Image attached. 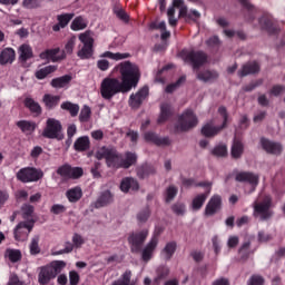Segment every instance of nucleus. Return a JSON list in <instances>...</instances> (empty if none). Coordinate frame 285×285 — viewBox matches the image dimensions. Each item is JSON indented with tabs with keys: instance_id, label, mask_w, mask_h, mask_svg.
I'll return each mask as SVG.
<instances>
[{
	"instance_id": "33",
	"label": "nucleus",
	"mask_w": 285,
	"mask_h": 285,
	"mask_svg": "<svg viewBox=\"0 0 285 285\" xmlns=\"http://www.w3.org/2000/svg\"><path fill=\"white\" fill-rule=\"evenodd\" d=\"M141 104H144V88H140L138 92L131 94L129 97V106L131 108H140Z\"/></svg>"
},
{
	"instance_id": "2",
	"label": "nucleus",
	"mask_w": 285,
	"mask_h": 285,
	"mask_svg": "<svg viewBox=\"0 0 285 285\" xmlns=\"http://www.w3.org/2000/svg\"><path fill=\"white\" fill-rule=\"evenodd\" d=\"M118 70L121 78V86L124 90L130 92L132 88H137L139 79H141V72L139 67L130 61H124L118 66Z\"/></svg>"
},
{
	"instance_id": "20",
	"label": "nucleus",
	"mask_w": 285,
	"mask_h": 285,
	"mask_svg": "<svg viewBox=\"0 0 285 285\" xmlns=\"http://www.w3.org/2000/svg\"><path fill=\"white\" fill-rule=\"evenodd\" d=\"M115 198L112 196V193H110V190H105L95 202V208H104L106 206H109V204H112Z\"/></svg>"
},
{
	"instance_id": "49",
	"label": "nucleus",
	"mask_w": 285,
	"mask_h": 285,
	"mask_svg": "<svg viewBox=\"0 0 285 285\" xmlns=\"http://www.w3.org/2000/svg\"><path fill=\"white\" fill-rule=\"evenodd\" d=\"M212 155H214V157H227L228 147L226 145H217L212 149Z\"/></svg>"
},
{
	"instance_id": "9",
	"label": "nucleus",
	"mask_w": 285,
	"mask_h": 285,
	"mask_svg": "<svg viewBox=\"0 0 285 285\" xmlns=\"http://www.w3.org/2000/svg\"><path fill=\"white\" fill-rule=\"evenodd\" d=\"M16 177L22 184H32V181H39L43 178V171L35 167H24L16 174Z\"/></svg>"
},
{
	"instance_id": "8",
	"label": "nucleus",
	"mask_w": 285,
	"mask_h": 285,
	"mask_svg": "<svg viewBox=\"0 0 285 285\" xmlns=\"http://www.w3.org/2000/svg\"><path fill=\"white\" fill-rule=\"evenodd\" d=\"M63 126L61 121L55 118H48L46 122V127L42 130V137L45 139H57V141H61L63 139Z\"/></svg>"
},
{
	"instance_id": "13",
	"label": "nucleus",
	"mask_w": 285,
	"mask_h": 285,
	"mask_svg": "<svg viewBox=\"0 0 285 285\" xmlns=\"http://www.w3.org/2000/svg\"><path fill=\"white\" fill-rule=\"evenodd\" d=\"M32 228H35V219L20 222L13 230L16 242H24L28 238V234L32 233Z\"/></svg>"
},
{
	"instance_id": "32",
	"label": "nucleus",
	"mask_w": 285,
	"mask_h": 285,
	"mask_svg": "<svg viewBox=\"0 0 285 285\" xmlns=\"http://www.w3.org/2000/svg\"><path fill=\"white\" fill-rule=\"evenodd\" d=\"M16 58L14 49L7 48L0 53V66H6L7 63H12Z\"/></svg>"
},
{
	"instance_id": "53",
	"label": "nucleus",
	"mask_w": 285,
	"mask_h": 285,
	"mask_svg": "<svg viewBox=\"0 0 285 285\" xmlns=\"http://www.w3.org/2000/svg\"><path fill=\"white\" fill-rule=\"evenodd\" d=\"M90 115H92V110L88 105H85L80 111L79 121H81V124H86L89 121Z\"/></svg>"
},
{
	"instance_id": "42",
	"label": "nucleus",
	"mask_w": 285,
	"mask_h": 285,
	"mask_svg": "<svg viewBox=\"0 0 285 285\" xmlns=\"http://www.w3.org/2000/svg\"><path fill=\"white\" fill-rule=\"evenodd\" d=\"M52 72H57V66L49 65L45 68L37 70L35 77L36 79L42 80L46 79V77H48L49 75H52Z\"/></svg>"
},
{
	"instance_id": "61",
	"label": "nucleus",
	"mask_w": 285,
	"mask_h": 285,
	"mask_svg": "<svg viewBox=\"0 0 285 285\" xmlns=\"http://www.w3.org/2000/svg\"><path fill=\"white\" fill-rule=\"evenodd\" d=\"M247 285H264V277L259 275H253L247 282Z\"/></svg>"
},
{
	"instance_id": "7",
	"label": "nucleus",
	"mask_w": 285,
	"mask_h": 285,
	"mask_svg": "<svg viewBox=\"0 0 285 285\" xmlns=\"http://www.w3.org/2000/svg\"><path fill=\"white\" fill-rule=\"evenodd\" d=\"M197 124H199V119H197L195 111L186 109L178 118L176 130L178 132H188V130L196 128Z\"/></svg>"
},
{
	"instance_id": "6",
	"label": "nucleus",
	"mask_w": 285,
	"mask_h": 285,
	"mask_svg": "<svg viewBox=\"0 0 285 285\" xmlns=\"http://www.w3.org/2000/svg\"><path fill=\"white\" fill-rule=\"evenodd\" d=\"M218 112L223 118V124L219 127H215V122L210 120L202 128V135L207 138L217 137L220 130H224L226 126H228V111H226V107H219Z\"/></svg>"
},
{
	"instance_id": "43",
	"label": "nucleus",
	"mask_w": 285,
	"mask_h": 285,
	"mask_svg": "<svg viewBox=\"0 0 285 285\" xmlns=\"http://www.w3.org/2000/svg\"><path fill=\"white\" fill-rule=\"evenodd\" d=\"M62 110H67L72 117H77L79 115V105L72 104L70 101H65L60 105Z\"/></svg>"
},
{
	"instance_id": "5",
	"label": "nucleus",
	"mask_w": 285,
	"mask_h": 285,
	"mask_svg": "<svg viewBox=\"0 0 285 285\" xmlns=\"http://www.w3.org/2000/svg\"><path fill=\"white\" fill-rule=\"evenodd\" d=\"M254 217H259L262 222L273 217V197L271 195H262L258 200L254 202Z\"/></svg>"
},
{
	"instance_id": "22",
	"label": "nucleus",
	"mask_w": 285,
	"mask_h": 285,
	"mask_svg": "<svg viewBox=\"0 0 285 285\" xmlns=\"http://www.w3.org/2000/svg\"><path fill=\"white\" fill-rule=\"evenodd\" d=\"M73 149L77 153H86L87 150H90V137L81 136L77 138L73 144Z\"/></svg>"
},
{
	"instance_id": "23",
	"label": "nucleus",
	"mask_w": 285,
	"mask_h": 285,
	"mask_svg": "<svg viewBox=\"0 0 285 285\" xmlns=\"http://www.w3.org/2000/svg\"><path fill=\"white\" fill-rule=\"evenodd\" d=\"M66 197L70 204H77L83 197V190L79 186L72 187L66 191Z\"/></svg>"
},
{
	"instance_id": "62",
	"label": "nucleus",
	"mask_w": 285,
	"mask_h": 285,
	"mask_svg": "<svg viewBox=\"0 0 285 285\" xmlns=\"http://www.w3.org/2000/svg\"><path fill=\"white\" fill-rule=\"evenodd\" d=\"M169 26H177V19L175 18V8L170 7L167 11Z\"/></svg>"
},
{
	"instance_id": "45",
	"label": "nucleus",
	"mask_w": 285,
	"mask_h": 285,
	"mask_svg": "<svg viewBox=\"0 0 285 285\" xmlns=\"http://www.w3.org/2000/svg\"><path fill=\"white\" fill-rule=\"evenodd\" d=\"M75 19V13H61L57 16V21L61 28L68 27V23Z\"/></svg>"
},
{
	"instance_id": "44",
	"label": "nucleus",
	"mask_w": 285,
	"mask_h": 285,
	"mask_svg": "<svg viewBox=\"0 0 285 285\" xmlns=\"http://www.w3.org/2000/svg\"><path fill=\"white\" fill-rule=\"evenodd\" d=\"M100 57L107 59H114V61H121V59H130V53H112V51H105Z\"/></svg>"
},
{
	"instance_id": "19",
	"label": "nucleus",
	"mask_w": 285,
	"mask_h": 285,
	"mask_svg": "<svg viewBox=\"0 0 285 285\" xmlns=\"http://www.w3.org/2000/svg\"><path fill=\"white\" fill-rule=\"evenodd\" d=\"M196 78L204 83H210L219 79V72L215 70H203L197 72Z\"/></svg>"
},
{
	"instance_id": "15",
	"label": "nucleus",
	"mask_w": 285,
	"mask_h": 285,
	"mask_svg": "<svg viewBox=\"0 0 285 285\" xmlns=\"http://www.w3.org/2000/svg\"><path fill=\"white\" fill-rule=\"evenodd\" d=\"M219 210H222V196L214 195L208 200L205 207L204 215L205 217H213V215H217Z\"/></svg>"
},
{
	"instance_id": "1",
	"label": "nucleus",
	"mask_w": 285,
	"mask_h": 285,
	"mask_svg": "<svg viewBox=\"0 0 285 285\" xmlns=\"http://www.w3.org/2000/svg\"><path fill=\"white\" fill-rule=\"evenodd\" d=\"M98 161L105 159L107 168H114L119 170V168L128 169L130 166L137 164V155L130 151L124 154L119 153L115 147L102 146L96 151L95 155Z\"/></svg>"
},
{
	"instance_id": "40",
	"label": "nucleus",
	"mask_w": 285,
	"mask_h": 285,
	"mask_svg": "<svg viewBox=\"0 0 285 285\" xmlns=\"http://www.w3.org/2000/svg\"><path fill=\"white\" fill-rule=\"evenodd\" d=\"M170 115H173V109L170 105L163 104L160 106V115L158 117V124H165V121H168V119H170Z\"/></svg>"
},
{
	"instance_id": "3",
	"label": "nucleus",
	"mask_w": 285,
	"mask_h": 285,
	"mask_svg": "<svg viewBox=\"0 0 285 285\" xmlns=\"http://www.w3.org/2000/svg\"><path fill=\"white\" fill-rule=\"evenodd\" d=\"M126 95V89H124V85L117 78H105L100 83V95L102 99L106 101H110L112 97L119 94Z\"/></svg>"
},
{
	"instance_id": "58",
	"label": "nucleus",
	"mask_w": 285,
	"mask_h": 285,
	"mask_svg": "<svg viewBox=\"0 0 285 285\" xmlns=\"http://www.w3.org/2000/svg\"><path fill=\"white\" fill-rule=\"evenodd\" d=\"M285 87L282 85H275L272 87V89L269 90V95H272L273 97H279V95H282V92H284Z\"/></svg>"
},
{
	"instance_id": "37",
	"label": "nucleus",
	"mask_w": 285,
	"mask_h": 285,
	"mask_svg": "<svg viewBox=\"0 0 285 285\" xmlns=\"http://www.w3.org/2000/svg\"><path fill=\"white\" fill-rule=\"evenodd\" d=\"M24 107L28 108L30 112L35 115V117H39V115L42 112L41 105H39V102L35 101L32 98L24 99Z\"/></svg>"
},
{
	"instance_id": "14",
	"label": "nucleus",
	"mask_w": 285,
	"mask_h": 285,
	"mask_svg": "<svg viewBox=\"0 0 285 285\" xmlns=\"http://www.w3.org/2000/svg\"><path fill=\"white\" fill-rule=\"evenodd\" d=\"M131 253H137L144 259V232L131 234L128 238Z\"/></svg>"
},
{
	"instance_id": "60",
	"label": "nucleus",
	"mask_w": 285,
	"mask_h": 285,
	"mask_svg": "<svg viewBox=\"0 0 285 285\" xmlns=\"http://www.w3.org/2000/svg\"><path fill=\"white\" fill-rule=\"evenodd\" d=\"M72 244H73L75 248H81V246H83V244H85L83 237H81V235H79V234H73Z\"/></svg>"
},
{
	"instance_id": "59",
	"label": "nucleus",
	"mask_w": 285,
	"mask_h": 285,
	"mask_svg": "<svg viewBox=\"0 0 285 285\" xmlns=\"http://www.w3.org/2000/svg\"><path fill=\"white\" fill-rule=\"evenodd\" d=\"M157 275H158V277L156 278V282L158 279H164V278L168 277V275H170V269L168 267H159L157 269Z\"/></svg>"
},
{
	"instance_id": "50",
	"label": "nucleus",
	"mask_w": 285,
	"mask_h": 285,
	"mask_svg": "<svg viewBox=\"0 0 285 285\" xmlns=\"http://www.w3.org/2000/svg\"><path fill=\"white\" fill-rule=\"evenodd\" d=\"M114 14H116L117 19L122 21V23H128V21H130V16L122 8H114Z\"/></svg>"
},
{
	"instance_id": "4",
	"label": "nucleus",
	"mask_w": 285,
	"mask_h": 285,
	"mask_svg": "<svg viewBox=\"0 0 285 285\" xmlns=\"http://www.w3.org/2000/svg\"><path fill=\"white\" fill-rule=\"evenodd\" d=\"M63 268H66V262L63 261H53L50 264L41 267L40 273L38 274L39 284H50V281L55 279V277H57V275H59Z\"/></svg>"
},
{
	"instance_id": "46",
	"label": "nucleus",
	"mask_w": 285,
	"mask_h": 285,
	"mask_svg": "<svg viewBox=\"0 0 285 285\" xmlns=\"http://www.w3.org/2000/svg\"><path fill=\"white\" fill-rule=\"evenodd\" d=\"M239 3H242V6L249 12V16L246 17V21H254L256 12L255 6H253L249 0H239Z\"/></svg>"
},
{
	"instance_id": "35",
	"label": "nucleus",
	"mask_w": 285,
	"mask_h": 285,
	"mask_svg": "<svg viewBox=\"0 0 285 285\" xmlns=\"http://www.w3.org/2000/svg\"><path fill=\"white\" fill-rule=\"evenodd\" d=\"M42 101L48 110H53V108H57V106H59V102L61 101V96H52L50 94H47L43 96Z\"/></svg>"
},
{
	"instance_id": "24",
	"label": "nucleus",
	"mask_w": 285,
	"mask_h": 285,
	"mask_svg": "<svg viewBox=\"0 0 285 285\" xmlns=\"http://www.w3.org/2000/svg\"><path fill=\"white\" fill-rule=\"evenodd\" d=\"M259 72V65L257 62H247L240 70H238V77H248V75H255Z\"/></svg>"
},
{
	"instance_id": "26",
	"label": "nucleus",
	"mask_w": 285,
	"mask_h": 285,
	"mask_svg": "<svg viewBox=\"0 0 285 285\" xmlns=\"http://www.w3.org/2000/svg\"><path fill=\"white\" fill-rule=\"evenodd\" d=\"M175 250H177V243L169 242L160 252V257H163L165 262H170V259H173V256L175 255Z\"/></svg>"
},
{
	"instance_id": "64",
	"label": "nucleus",
	"mask_w": 285,
	"mask_h": 285,
	"mask_svg": "<svg viewBox=\"0 0 285 285\" xmlns=\"http://www.w3.org/2000/svg\"><path fill=\"white\" fill-rule=\"evenodd\" d=\"M50 213H52L53 215H61L62 213H66V206L55 204L52 205Z\"/></svg>"
},
{
	"instance_id": "21",
	"label": "nucleus",
	"mask_w": 285,
	"mask_h": 285,
	"mask_svg": "<svg viewBox=\"0 0 285 285\" xmlns=\"http://www.w3.org/2000/svg\"><path fill=\"white\" fill-rule=\"evenodd\" d=\"M159 244V238L157 236L151 237L150 242L146 245L144 248V262H150V258L153 257L155 253V248H157V245Z\"/></svg>"
},
{
	"instance_id": "63",
	"label": "nucleus",
	"mask_w": 285,
	"mask_h": 285,
	"mask_svg": "<svg viewBox=\"0 0 285 285\" xmlns=\"http://www.w3.org/2000/svg\"><path fill=\"white\" fill-rule=\"evenodd\" d=\"M79 279H80L79 273H77L75 271L69 272V284L70 285H79Z\"/></svg>"
},
{
	"instance_id": "29",
	"label": "nucleus",
	"mask_w": 285,
	"mask_h": 285,
	"mask_svg": "<svg viewBox=\"0 0 285 285\" xmlns=\"http://www.w3.org/2000/svg\"><path fill=\"white\" fill-rule=\"evenodd\" d=\"M120 190L122 193H128V190H139V183L134 178H124L120 183Z\"/></svg>"
},
{
	"instance_id": "34",
	"label": "nucleus",
	"mask_w": 285,
	"mask_h": 285,
	"mask_svg": "<svg viewBox=\"0 0 285 285\" xmlns=\"http://www.w3.org/2000/svg\"><path fill=\"white\" fill-rule=\"evenodd\" d=\"M250 240L244 242L238 248V255L240 256L242 262H246L255 250L250 249Z\"/></svg>"
},
{
	"instance_id": "39",
	"label": "nucleus",
	"mask_w": 285,
	"mask_h": 285,
	"mask_svg": "<svg viewBox=\"0 0 285 285\" xmlns=\"http://www.w3.org/2000/svg\"><path fill=\"white\" fill-rule=\"evenodd\" d=\"M19 59L20 61H22L23 63H26V61H28V59H32L35 57L33 52H32V47H30V45H22L19 48Z\"/></svg>"
},
{
	"instance_id": "48",
	"label": "nucleus",
	"mask_w": 285,
	"mask_h": 285,
	"mask_svg": "<svg viewBox=\"0 0 285 285\" xmlns=\"http://www.w3.org/2000/svg\"><path fill=\"white\" fill-rule=\"evenodd\" d=\"M6 255L12 264H17V262H21V250L19 249H7Z\"/></svg>"
},
{
	"instance_id": "12",
	"label": "nucleus",
	"mask_w": 285,
	"mask_h": 285,
	"mask_svg": "<svg viewBox=\"0 0 285 285\" xmlns=\"http://www.w3.org/2000/svg\"><path fill=\"white\" fill-rule=\"evenodd\" d=\"M56 173L60 177H63V179H79L83 177V168L72 167L70 164L61 165Z\"/></svg>"
},
{
	"instance_id": "31",
	"label": "nucleus",
	"mask_w": 285,
	"mask_h": 285,
	"mask_svg": "<svg viewBox=\"0 0 285 285\" xmlns=\"http://www.w3.org/2000/svg\"><path fill=\"white\" fill-rule=\"evenodd\" d=\"M19 0H0V3H3L4 6H14V3H18ZM41 6V2L39 0H23V7L28 8L29 10H32L35 8H39Z\"/></svg>"
},
{
	"instance_id": "18",
	"label": "nucleus",
	"mask_w": 285,
	"mask_h": 285,
	"mask_svg": "<svg viewBox=\"0 0 285 285\" xmlns=\"http://www.w3.org/2000/svg\"><path fill=\"white\" fill-rule=\"evenodd\" d=\"M60 52L59 48L56 49H47L40 53V59H47L48 61H52L57 63V61H62L66 58V52H62L61 56H58Z\"/></svg>"
},
{
	"instance_id": "51",
	"label": "nucleus",
	"mask_w": 285,
	"mask_h": 285,
	"mask_svg": "<svg viewBox=\"0 0 285 285\" xmlns=\"http://www.w3.org/2000/svg\"><path fill=\"white\" fill-rule=\"evenodd\" d=\"M132 278V272L126 271L121 277L115 281L111 285H130V279Z\"/></svg>"
},
{
	"instance_id": "25",
	"label": "nucleus",
	"mask_w": 285,
	"mask_h": 285,
	"mask_svg": "<svg viewBox=\"0 0 285 285\" xmlns=\"http://www.w3.org/2000/svg\"><path fill=\"white\" fill-rule=\"evenodd\" d=\"M230 155L233 159H242V155H244V142H242L237 137L233 140Z\"/></svg>"
},
{
	"instance_id": "28",
	"label": "nucleus",
	"mask_w": 285,
	"mask_h": 285,
	"mask_svg": "<svg viewBox=\"0 0 285 285\" xmlns=\"http://www.w3.org/2000/svg\"><path fill=\"white\" fill-rule=\"evenodd\" d=\"M145 140L151 141V144H156V146H169L170 144L169 138H159V136L153 131L145 134Z\"/></svg>"
},
{
	"instance_id": "52",
	"label": "nucleus",
	"mask_w": 285,
	"mask_h": 285,
	"mask_svg": "<svg viewBox=\"0 0 285 285\" xmlns=\"http://www.w3.org/2000/svg\"><path fill=\"white\" fill-rule=\"evenodd\" d=\"M30 255H39L41 247H39V236H33L29 245Z\"/></svg>"
},
{
	"instance_id": "38",
	"label": "nucleus",
	"mask_w": 285,
	"mask_h": 285,
	"mask_svg": "<svg viewBox=\"0 0 285 285\" xmlns=\"http://www.w3.org/2000/svg\"><path fill=\"white\" fill-rule=\"evenodd\" d=\"M86 28H88V21H86V18L82 16L76 17L70 24V29L73 30V32L86 30Z\"/></svg>"
},
{
	"instance_id": "54",
	"label": "nucleus",
	"mask_w": 285,
	"mask_h": 285,
	"mask_svg": "<svg viewBox=\"0 0 285 285\" xmlns=\"http://www.w3.org/2000/svg\"><path fill=\"white\" fill-rule=\"evenodd\" d=\"M21 212H22V217L27 219V222H30V217H32L35 213V206L30 204H24L21 207Z\"/></svg>"
},
{
	"instance_id": "16",
	"label": "nucleus",
	"mask_w": 285,
	"mask_h": 285,
	"mask_svg": "<svg viewBox=\"0 0 285 285\" xmlns=\"http://www.w3.org/2000/svg\"><path fill=\"white\" fill-rule=\"evenodd\" d=\"M261 146L268 155H282V151L284 150L282 144L268 140L266 138H261Z\"/></svg>"
},
{
	"instance_id": "27",
	"label": "nucleus",
	"mask_w": 285,
	"mask_h": 285,
	"mask_svg": "<svg viewBox=\"0 0 285 285\" xmlns=\"http://www.w3.org/2000/svg\"><path fill=\"white\" fill-rule=\"evenodd\" d=\"M208 195H210V190L196 195L191 200L193 210H202L204 204H206V200L208 199Z\"/></svg>"
},
{
	"instance_id": "56",
	"label": "nucleus",
	"mask_w": 285,
	"mask_h": 285,
	"mask_svg": "<svg viewBox=\"0 0 285 285\" xmlns=\"http://www.w3.org/2000/svg\"><path fill=\"white\" fill-rule=\"evenodd\" d=\"M184 81H186V77L183 76L175 83L168 85L166 87V92H175V90H177V88H179Z\"/></svg>"
},
{
	"instance_id": "57",
	"label": "nucleus",
	"mask_w": 285,
	"mask_h": 285,
	"mask_svg": "<svg viewBox=\"0 0 285 285\" xmlns=\"http://www.w3.org/2000/svg\"><path fill=\"white\" fill-rule=\"evenodd\" d=\"M273 239V235L262 230L258 232V242L259 244H266L267 242H271Z\"/></svg>"
},
{
	"instance_id": "36",
	"label": "nucleus",
	"mask_w": 285,
	"mask_h": 285,
	"mask_svg": "<svg viewBox=\"0 0 285 285\" xmlns=\"http://www.w3.org/2000/svg\"><path fill=\"white\" fill-rule=\"evenodd\" d=\"M179 9V17H183L186 21L193 19V16L188 12V7L184 4V0H173V7Z\"/></svg>"
},
{
	"instance_id": "30",
	"label": "nucleus",
	"mask_w": 285,
	"mask_h": 285,
	"mask_svg": "<svg viewBox=\"0 0 285 285\" xmlns=\"http://www.w3.org/2000/svg\"><path fill=\"white\" fill-rule=\"evenodd\" d=\"M16 126L26 135H32L37 130V124L30 120H19L16 122Z\"/></svg>"
},
{
	"instance_id": "10",
	"label": "nucleus",
	"mask_w": 285,
	"mask_h": 285,
	"mask_svg": "<svg viewBox=\"0 0 285 285\" xmlns=\"http://www.w3.org/2000/svg\"><path fill=\"white\" fill-rule=\"evenodd\" d=\"M79 40L83 46L78 50L77 56L82 60L91 59L92 55H95V38L85 32L79 36Z\"/></svg>"
},
{
	"instance_id": "17",
	"label": "nucleus",
	"mask_w": 285,
	"mask_h": 285,
	"mask_svg": "<svg viewBox=\"0 0 285 285\" xmlns=\"http://www.w3.org/2000/svg\"><path fill=\"white\" fill-rule=\"evenodd\" d=\"M235 179L236 181L250 184L253 186L252 190H255V187L259 184V176L250 171H240L236 174Z\"/></svg>"
},
{
	"instance_id": "11",
	"label": "nucleus",
	"mask_w": 285,
	"mask_h": 285,
	"mask_svg": "<svg viewBox=\"0 0 285 285\" xmlns=\"http://www.w3.org/2000/svg\"><path fill=\"white\" fill-rule=\"evenodd\" d=\"M186 63H190L194 70H199L208 61V56L204 51H187L183 55Z\"/></svg>"
},
{
	"instance_id": "55",
	"label": "nucleus",
	"mask_w": 285,
	"mask_h": 285,
	"mask_svg": "<svg viewBox=\"0 0 285 285\" xmlns=\"http://www.w3.org/2000/svg\"><path fill=\"white\" fill-rule=\"evenodd\" d=\"M171 210H173V213H175V215L184 216V215H186V204H184V203H175L171 206Z\"/></svg>"
},
{
	"instance_id": "47",
	"label": "nucleus",
	"mask_w": 285,
	"mask_h": 285,
	"mask_svg": "<svg viewBox=\"0 0 285 285\" xmlns=\"http://www.w3.org/2000/svg\"><path fill=\"white\" fill-rule=\"evenodd\" d=\"M177 193H179V189L175 185H170L169 187L166 188L165 190V202L167 204H170L175 197H177Z\"/></svg>"
},
{
	"instance_id": "41",
	"label": "nucleus",
	"mask_w": 285,
	"mask_h": 285,
	"mask_svg": "<svg viewBox=\"0 0 285 285\" xmlns=\"http://www.w3.org/2000/svg\"><path fill=\"white\" fill-rule=\"evenodd\" d=\"M70 81H72V76L65 75V76L52 79L51 86L52 88H66V86H68Z\"/></svg>"
}]
</instances>
